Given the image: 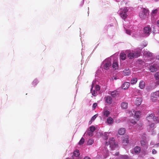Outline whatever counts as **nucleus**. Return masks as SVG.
Instances as JSON below:
<instances>
[{"mask_svg":"<svg viewBox=\"0 0 159 159\" xmlns=\"http://www.w3.org/2000/svg\"><path fill=\"white\" fill-rule=\"evenodd\" d=\"M149 14L148 10L145 8H142V11L140 12L139 16L142 20H144Z\"/></svg>","mask_w":159,"mask_h":159,"instance_id":"f257e3e1","label":"nucleus"},{"mask_svg":"<svg viewBox=\"0 0 159 159\" xmlns=\"http://www.w3.org/2000/svg\"><path fill=\"white\" fill-rule=\"evenodd\" d=\"M93 84H92V87L91 89V92L94 96H96L98 94V92H99L100 89V87L98 85H96L94 87V89Z\"/></svg>","mask_w":159,"mask_h":159,"instance_id":"f03ea898","label":"nucleus"},{"mask_svg":"<svg viewBox=\"0 0 159 159\" xmlns=\"http://www.w3.org/2000/svg\"><path fill=\"white\" fill-rule=\"evenodd\" d=\"M106 145H109L110 147L111 148H114L115 147H117L118 145L115 143V139L113 138H111L109 139L108 142H106Z\"/></svg>","mask_w":159,"mask_h":159,"instance_id":"7ed1b4c3","label":"nucleus"},{"mask_svg":"<svg viewBox=\"0 0 159 159\" xmlns=\"http://www.w3.org/2000/svg\"><path fill=\"white\" fill-rule=\"evenodd\" d=\"M128 10L127 8H125L123 9L120 11V15L124 20H125L127 17V12Z\"/></svg>","mask_w":159,"mask_h":159,"instance_id":"20e7f679","label":"nucleus"},{"mask_svg":"<svg viewBox=\"0 0 159 159\" xmlns=\"http://www.w3.org/2000/svg\"><path fill=\"white\" fill-rule=\"evenodd\" d=\"M140 52H137L136 53L130 52L127 54V57L129 59H132L134 58H136L140 56Z\"/></svg>","mask_w":159,"mask_h":159,"instance_id":"39448f33","label":"nucleus"},{"mask_svg":"<svg viewBox=\"0 0 159 159\" xmlns=\"http://www.w3.org/2000/svg\"><path fill=\"white\" fill-rule=\"evenodd\" d=\"M144 32L147 36H148L150 34V32L151 31V29L149 27H146L144 28Z\"/></svg>","mask_w":159,"mask_h":159,"instance_id":"423d86ee","label":"nucleus"},{"mask_svg":"<svg viewBox=\"0 0 159 159\" xmlns=\"http://www.w3.org/2000/svg\"><path fill=\"white\" fill-rule=\"evenodd\" d=\"M131 112L134 113V116H135L137 118H140L141 114L140 111H135V110L132 109L131 111Z\"/></svg>","mask_w":159,"mask_h":159,"instance_id":"0eeeda50","label":"nucleus"},{"mask_svg":"<svg viewBox=\"0 0 159 159\" xmlns=\"http://www.w3.org/2000/svg\"><path fill=\"white\" fill-rule=\"evenodd\" d=\"M153 114L149 115L147 117V119L149 122H152L154 120V116Z\"/></svg>","mask_w":159,"mask_h":159,"instance_id":"6e6552de","label":"nucleus"},{"mask_svg":"<svg viewBox=\"0 0 159 159\" xmlns=\"http://www.w3.org/2000/svg\"><path fill=\"white\" fill-rule=\"evenodd\" d=\"M150 70L152 72H154L157 70V67L156 64H153L150 67Z\"/></svg>","mask_w":159,"mask_h":159,"instance_id":"1a4fd4ad","label":"nucleus"},{"mask_svg":"<svg viewBox=\"0 0 159 159\" xmlns=\"http://www.w3.org/2000/svg\"><path fill=\"white\" fill-rule=\"evenodd\" d=\"M130 83L128 82H125L121 86L122 88L124 89H127L129 86Z\"/></svg>","mask_w":159,"mask_h":159,"instance_id":"9d476101","label":"nucleus"},{"mask_svg":"<svg viewBox=\"0 0 159 159\" xmlns=\"http://www.w3.org/2000/svg\"><path fill=\"white\" fill-rule=\"evenodd\" d=\"M130 74V70L129 68H126L123 71V74L125 76H128Z\"/></svg>","mask_w":159,"mask_h":159,"instance_id":"9b49d317","label":"nucleus"},{"mask_svg":"<svg viewBox=\"0 0 159 159\" xmlns=\"http://www.w3.org/2000/svg\"><path fill=\"white\" fill-rule=\"evenodd\" d=\"M156 93H157L155 92V93H153L151 94V98L152 101L154 102H156L157 99Z\"/></svg>","mask_w":159,"mask_h":159,"instance_id":"f8f14e48","label":"nucleus"},{"mask_svg":"<svg viewBox=\"0 0 159 159\" xmlns=\"http://www.w3.org/2000/svg\"><path fill=\"white\" fill-rule=\"evenodd\" d=\"M125 128H120L118 130V134L120 135H123L125 133Z\"/></svg>","mask_w":159,"mask_h":159,"instance_id":"ddd939ff","label":"nucleus"},{"mask_svg":"<svg viewBox=\"0 0 159 159\" xmlns=\"http://www.w3.org/2000/svg\"><path fill=\"white\" fill-rule=\"evenodd\" d=\"M90 132L89 134V136H92L93 134V132L95 130V127L93 126H91L89 128Z\"/></svg>","mask_w":159,"mask_h":159,"instance_id":"4468645a","label":"nucleus"},{"mask_svg":"<svg viewBox=\"0 0 159 159\" xmlns=\"http://www.w3.org/2000/svg\"><path fill=\"white\" fill-rule=\"evenodd\" d=\"M142 99L141 98H137L135 101V103L136 105L138 106L141 103Z\"/></svg>","mask_w":159,"mask_h":159,"instance_id":"2eb2a0df","label":"nucleus"},{"mask_svg":"<svg viewBox=\"0 0 159 159\" xmlns=\"http://www.w3.org/2000/svg\"><path fill=\"white\" fill-rule=\"evenodd\" d=\"M111 65V62L110 61H108L105 63L104 65V69L106 70H107L109 69V67Z\"/></svg>","mask_w":159,"mask_h":159,"instance_id":"dca6fc26","label":"nucleus"},{"mask_svg":"<svg viewBox=\"0 0 159 159\" xmlns=\"http://www.w3.org/2000/svg\"><path fill=\"white\" fill-rule=\"evenodd\" d=\"M106 102L109 104L112 103V100L111 98L109 96H107L105 97Z\"/></svg>","mask_w":159,"mask_h":159,"instance_id":"f3484780","label":"nucleus"},{"mask_svg":"<svg viewBox=\"0 0 159 159\" xmlns=\"http://www.w3.org/2000/svg\"><path fill=\"white\" fill-rule=\"evenodd\" d=\"M102 114L104 116L107 117L110 114V112L108 110L104 109L103 111Z\"/></svg>","mask_w":159,"mask_h":159,"instance_id":"a211bd4d","label":"nucleus"},{"mask_svg":"<svg viewBox=\"0 0 159 159\" xmlns=\"http://www.w3.org/2000/svg\"><path fill=\"white\" fill-rule=\"evenodd\" d=\"M121 108L123 109H126L128 107V104L127 103L123 102L121 103Z\"/></svg>","mask_w":159,"mask_h":159,"instance_id":"6ab92c4d","label":"nucleus"},{"mask_svg":"<svg viewBox=\"0 0 159 159\" xmlns=\"http://www.w3.org/2000/svg\"><path fill=\"white\" fill-rule=\"evenodd\" d=\"M139 86L141 89H143L145 86V82L143 81H141L139 82Z\"/></svg>","mask_w":159,"mask_h":159,"instance_id":"aec40b11","label":"nucleus"},{"mask_svg":"<svg viewBox=\"0 0 159 159\" xmlns=\"http://www.w3.org/2000/svg\"><path fill=\"white\" fill-rule=\"evenodd\" d=\"M120 58L123 60H125L126 58V55L124 52H121L120 54Z\"/></svg>","mask_w":159,"mask_h":159,"instance_id":"412c9836","label":"nucleus"},{"mask_svg":"<svg viewBox=\"0 0 159 159\" xmlns=\"http://www.w3.org/2000/svg\"><path fill=\"white\" fill-rule=\"evenodd\" d=\"M129 137L128 136H125L124 138V139L123 140V143L125 144H127L129 143Z\"/></svg>","mask_w":159,"mask_h":159,"instance_id":"4be33fe9","label":"nucleus"},{"mask_svg":"<svg viewBox=\"0 0 159 159\" xmlns=\"http://www.w3.org/2000/svg\"><path fill=\"white\" fill-rule=\"evenodd\" d=\"M134 151L135 153L139 154L140 152V148L139 146H136L135 147Z\"/></svg>","mask_w":159,"mask_h":159,"instance_id":"5701e85b","label":"nucleus"},{"mask_svg":"<svg viewBox=\"0 0 159 159\" xmlns=\"http://www.w3.org/2000/svg\"><path fill=\"white\" fill-rule=\"evenodd\" d=\"M144 54L146 56L148 57H152V54L149 51H146L144 52Z\"/></svg>","mask_w":159,"mask_h":159,"instance_id":"b1692460","label":"nucleus"},{"mask_svg":"<svg viewBox=\"0 0 159 159\" xmlns=\"http://www.w3.org/2000/svg\"><path fill=\"white\" fill-rule=\"evenodd\" d=\"M137 79L136 78H133L131 80L130 83L132 84H134L137 83Z\"/></svg>","mask_w":159,"mask_h":159,"instance_id":"393cba45","label":"nucleus"},{"mask_svg":"<svg viewBox=\"0 0 159 159\" xmlns=\"http://www.w3.org/2000/svg\"><path fill=\"white\" fill-rule=\"evenodd\" d=\"M111 94L113 97L115 98L118 94V93L116 91H114L111 93Z\"/></svg>","mask_w":159,"mask_h":159,"instance_id":"a878e982","label":"nucleus"},{"mask_svg":"<svg viewBox=\"0 0 159 159\" xmlns=\"http://www.w3.org/2000/svg\"><path fill=\"white\" fill-rule=\"evenodd\" d=\"M112 66L115 69H117L118 67V65L117 62H114L112 64Z\"/></svg>","mask_w":159,"mask_h":159,"instance_id":"bb28decb","label":"nucleus"},{"mask_svg":"<svg viewBox=\"0 0 159 159\" xmlns=\"http://www.w3.org/2000/svg\"><path fill=\"white\" fill-rule=\"evenodd\" d=\"M73 154L76 157H78L80 155L79 151L76 150L74 152Z\"/></svg>","mask_w":159,"mask_h":159,"instance_id":"cd10ccee","label":"nucleus"},{"mask_svg":"<svg viewBox=\"0 0 159 159\" xmlns=\"http://www.w3.org/2000/svg\"><path fill=\"white\" fill-rule=\"evenodd\" d=\"M107 122L108 124H111L113 122V119L111 117L108 118L107 119Z\"/></svg>","mask_w":159,"mask_h":159,"instance_id":"c85d7f7f","label":"nucleus"},{"mask_svg":"<svg viewBox=\"0 0 159 159\" xmlns=\"http://www.w3.org/2000/svg\"><path fill=\"white\" fill-rule=\"evenodd\" d=\"M158 11V10L157 9H155V10H153L151 13L152 15L153 16H155Z\"/></svg>","mask_w":159,"mask_h":159,"instance_id":"c756f323","label":"nucleus"},{"mask_svg":"<svg viewBox=\"0 0 159 159\" xmlns=\"http://www.w3.org/2000/svg\"><path fill=\"white\" fill-rule=\"evenodd\" d=\"M93 143V140L92 139H89L88 141V144L89 145H91Z\"/></svg>","mask_w":159,"mask_h":159,"instance_id":"7c9ffc66","label":"nucleus"},{"mask_svg":"<svg viewBox=\"0 0 159 159\" xmlns=\"http://www.w3.org/2000/svg\"><path fill=\"white\" fill-rule=\"evenodd\" d=\"M84 139L83 138H82L80 141L79 144L80 145H82L84 143Z\"/></svg>","mask_w":159,"mask_h":159,"instance_id":"2f4dec72","label":"nucleus"},{"mask_svg":"<svg viewBox=\"0 0 159 159\" xmlns=\"http://www.w3.org/2000/svg\"><path fill=\"white\" fill-rule=\"evenodd\" d=\"M38 83V81L37 80L35 79L32 82V84L34 85H36Z\"/></svg>","mask_w":159,"mask_h":159,"instance_id":"473e14b6","label":"nucleus"},{"mask_svg":"<svg viewBox=\"0 0 159 159\" xmlns=\"http://www.w3.org/2000/svg\"><path fill=\"white\" fill-rule=\"evenodd\" d=\"M155 78L156 80L159 79V72H157L155 75Z\"/></svg>","mask_w":159,"mask_h":159,"instance_id":"72a5a7b5","label":"nucleus"},{"mask_svg":"<svg viewBox=\"0 0 159 159\" xmlns=\"http://www.w3.org/2000/svg\"><path fill=\"white\" fill-rule=\"evenodd\" d=\"M156 123L159 122V117H155L154 116V120H153V121Z\"/></svg>","mask_w":159,"mask_h":159,"instance_id":"f704fd0d","label":"nucleus"},{"mask_svg":"<svg viewBox=\"0 0 159 159\" xmlns=\"http://www.w3.org/2000/svg\"><path fill=\"white\" fill-rule=\"evenodd\" d=\"M140 143H141V145L142 146H145L146 145V143L145 141L144 140H143L141 141L140 142Z\"/></svg>","mask_w":159,"mask_h":159,"instance_id":"c9c22d12","label":"nucleus"},{"mask_svg":"<svg viewBox=\"0 0 159 159\" xmlns=\"http://www.w3.org/2000/svg\"><path fill=\"white\" fill-rule=\"evenodd\" d=\"M98 116V114H97L94 115L92 118H91V120L92 121H94L95 119L97 117V116Z\"/></svg>","mask_w":159,"mask_h":159,"instance_id":"e433bc0d","label":"nucleus"},{"mask_svg":"<svg viewBox=\"0 0 159 159\" xmlns=\"http://www.w3.org/2000/svg\"><path fill=\"white\" fill-rule=\"evenodd\" d=\"M97 105V104L96 103H94L93 104V107H92L93 109V110H94L96 108Z\"/></svg>","mask_w":159,"mask_h":159,"instance_id":"4c0bfd02","label":"nucleus"},{"mask_svg":"<svg viewBox=\"0 0 159 159\" xmlns=\"http://www.w3.org/2000/svg\"><path fill=\"white\" fill-rule=\"evenodd\" d=\"M121 158L123 159H126L128 158V157L126 155H124L122 156L121 157Z\"/></svg>","mask_w":159,"mask_h":159,"instance_id":"58836bf2","label":"nucleus"},{"mask_svg":"<svg viewBox=\"0 0 159 159\" xmlns=\"http://www.w3.org/2000/svg\"><path fill=\"white\" fill-rule=\"evenodd\" d=\"M126 33L129 35H130L131 34V32L129 30H126Z\"/></svg>","mask_w":159,"mask_h":159,"instance_id":"ea45409f","label":"nucleus"},{"mask_svg":"<svg viewBox=\"0 0 159 159\" xmlns=\"http://www.w3.org/2000/svg\"><path fill=\"white\" fill-rule=\"evenodd\" d=\"M156 153H157V151L155 149H153L152 150V153L153 154H156Z\"/></svg>","mask_w":159,"mask_h":159,"instance_id":"a19ab883","label":"nucleus"},{"mask_svg":"<svg viewBox=\"0 0 159 159\" xmlns=\"http://www.w3.org/2000/svg\"><path fill=\"white\" fill-rule=\"evenodd\" d=\"M131 122L132 124H135L136 123V121H134L133 120H131Z\"/></svg>","mask_w":159,"mask_h":159,"instance_id":"79ce46f5","label":"nucleus"},{"mask_svg":"<svg viewBox=\"0 0 159 159\" xmlns=\"http://www.w3.org/2000/svg\"><path fill=\"white\" fill-rule=\"evenodd\" d=\"M84 159H90V158L88 157H85Z\"/></svg>","mask_w":159,"mask_h":159,"instance_id":"37998d69","label":"nucleus"},{"mask_svg":"<svg viewBox=\"0 0 159 159\" xmlns=\"http://www.w3.org/2000/svg\"><path fill=\"white\" fill-rule=\"evenodd\" d=\"M147 45V43H145V44H144L143 45V46H142L143 48H144Z\"/></svg>","mask_w":159,"mask_h":159,"instance_id":"c03bdc74","label":"nucleus"},{"mask_svg":"<svg viewBox=\"0 0 159 159\" xmlns=\"http://www.w3.org/2000/svg\"><path fill=\"white\" fill-rule=\"evenodd\" d=\"M154 126V124H151L150 125V127H153Z\"/></svg>","mask_w":159,"mask_h":159,"instance_id":"a18cd8bd","label":"nucleus"},{"mask_svg":"<svg viewBox=\"0 0 159 159\" xmlns=\"http://www.w3.org/2000/svg\"><path fill=\"white\" fill-rule=\"evenodd\" d=\"M157 24L158 26L159 27V20L157 21Z\"/></svg>","mask_w":159,"mask_h":159,"instance_id":"49530a36","label":"nucleus"},{"mask_svg":"<svg viewBox=\"0 0 159 159\" xmlns=\"http://www.w3.org/2000/svg\"><path fill=\"white\" fill-rule=\"evenodd\" d=\"M119 152H116V153H115V155L116 156H118V155H119Z\"/></svg>","mask_w":159,"mask_h":159,"instance_id":"de8ad7c7","label":"nucleus"},{"mask_svg":"<svg viewBox=\"0 0 159 159\" xmlns=\"http://www.w3.org/2000/svg\"><path fill=\"white\" fill-rule=\"evenodd\" d=\"M157 58L158 60H159V56H158L157 57Z\"/></svg>","mask_w":159,"mask_h":159,"instance_id":"09e8293b","label":"nucleus"},{"mask_svg":"<svg viewBox=\"0 0 159 159\" xmlns=\"http://www.w3.org/2000/svg\"><path fill=\"white\" fill-rule=\"evenodd\" d=\"M66 159H70V158L69 157H68V158H66Z\"/></svg>","mask_w":159,"mask_h":159,"instance_id":"8fccbe9b","label":"nucleus"},{"mask_svg":"<svg viewBox=\"0 0 159 159\" xmlns=\"http://www.w3.org/2000/svg\"><path fill=\"white\" fill-rule=\"evenodd\" d=\"M114 79L115 80H116V78L115 77V78H114Z\"/></svg>","mask_w":159,"mask_h":159,"instance_id":"3c124183","label":"nucleus"},{"mask_svg":"<svg viewBox=\"0 0 159 159\" xmlns=\"http://www.w3.org/2000/svg\"><path fill=\"white\" fill-rule=\"evenodd\" d=\"M158 145H159V143H158Z\"/></svg>","mask_w":159,"mask_h":159,"instance_id":"603ef678","label":"nucleus"}]
</instances>
